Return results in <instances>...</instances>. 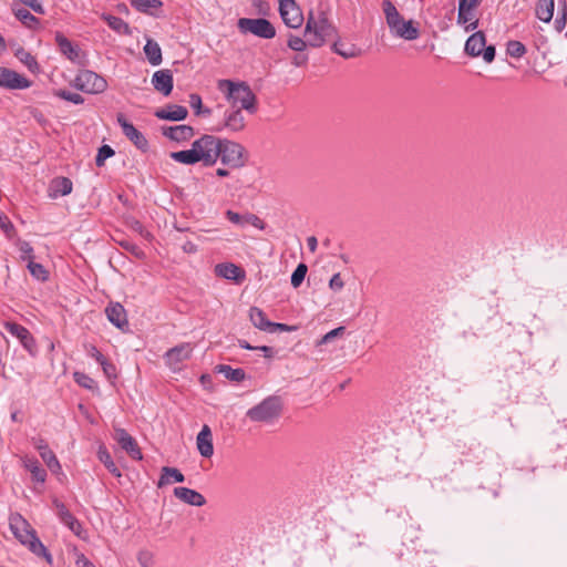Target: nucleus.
<instances>
[{"label":"nucleus","mask_w":567,"mask_h":567,"mask_svg":"<svg viewBox=\"0 0 567 567\" xmlns=\"http://www.w3.org/2000/svg\"><path fill=\"white\" fill-rule=\"evenodd\" d=\"M303 37L310 39V48H321L338 38V29L324 10H310L306 18Z\"/></svg>","instance_id":"f257e3e1"},{"label":"nucleus","mask_w":567,"mask_h":567,"mask_svg":"<svg viewBox=\"0 0 567 567\" xmlns=\"http://www.w3.org/2000/svg\"><path fill=\"white\" fill-rule=\"evenodd\" d=\"M217 87L225 94V97L230 102L234 109L246 110L250 114L256 113L257 97L246 82L219 80Z\"/></svg>","instance_id":"f03ea898"},{"label":"nucleus","mask_w":567,"mask_h":567,"mask_svg":"<svg viewBox=\"0 0 567 567\" xmlns=\"http://www.w3.org/2000/svg\"><path fill=\"white\" fill-rule=\"evenodd\" d=\"M10 528L20 543L28 546L30 551L38 557H43L48 564L52 565V555L39 539L35 530L21 515L17 514L10 518Z\"/></svg>","instance_id":"7ed1b4c3"},{"label":"nucleus","mask_w":567,"mask_h":567,"mask_svg":"<svg viewBox=\"0 0 567 567\" xmlns=\"http://www.w3.org/2000/svg\"><path fill=\"white\" fill-rule=\"evenodd\" d=\"M382 10L391 33L406 41L419 38L420 31L412 20L405 21L391 0L382 1Z\"/></svg>","instance_id":"20e7f679"},{"label":"nucleus","mask_w":567,"mask_h":567,"mask_svg":"<svg viewBox=\"0 0 567 567\" xmlns=\"http://www.w3.org/2000/svg\"><path fill=\"white\" fill-rule=\"evenodd\" d=\"M193 148L196 152L197 162L204 166L216 164L220 155V138L214 135L205 134L193 142Z\"/></svg>","instance_id":"39448f33"},{"label":"nucleus","mask_w":567,"mask_h":567,"mask_svg":"<svg viewBox=\"0 0 567 567\" xmlns=\"http://www.w3.org/2000/svg\"><path fill=\"white\" fill-rule=\"evenodd\" d=\"M281 410L280 399L278 396H268L259 404L249 409L246 415L252 422L271 423L280 416Z\"/></svg>","instance_id":"423d86ee"},{"label":"nucleus","mask_w":567,"mask_h":567,"mask_svg":"<svg viewBox=\"0 0 567 567\" xmlns=\"http://www.w3.org/2000/svg\"><path fill=\"white\" fill-rule=\"evenodd\" d=\"M219 158L224 165L237 169L246 165L248 153L241 144L227 138H220Z\"/></svg>","instance_id":"0eeeda50"},{"label":"nucleus","mask_w":567,"mask_h":567,"mask_svg":"<svg viewBox=\"0 0 567 567\" xmlns=\"http://www.w3.org/2000/svg\"><path fill=\"white\" fill-rule=\"evenodd\" d=\"M238 30L244 33H251L261 39H272L276 37L274 24L264 18H240L237 22Z\"/></svg>","instance_id":"6e6552de"},{"label":"nucleus","mask_w":567,"mask_h":567,"mask_svg":"<svg viewBox=\"0 0 567 567\" xmlns=\"http://www.w3.org/2000/svg\"><path fill=\"white\" fill-rule=\"evenodd\" d=\"M74 86L85 93L100 94L106 90L107 82L97 73L90 70H83L80 71L74 79Z\"/></svg>","instance_id":"1a4fd4ad"},{"label":"nucleus","mask_w":567,"mask_h":567,"mask_svg":"<svg viewBox=\"0 0 567 567\" xmlns=\"http://www.w3.org/2000/svg\"><path fill=\"white\" fill-rule=\"evenodd\" d=\"M485 34L482 31L473 33L465 42L464 51L470 56L483 55L486 63H491L495 59V47H486Z\"/></svg>","instance_id":"9d476101"},{"label":"nucleus","mask_w":567,"mask_h":567,"mask_svg":"<svg viewBox=\"0 0 567 567\" xmlns=\"http://www.w3.org/2000/svg\"><path fill=\"white\" fill-rule=\"evenodd\" d=\"M279 13L284 23L291 29L301 27L305 20L295 0H279Z\"/></svg>","instance_id":"9b49d317"},{"label":"nucleus","mask_w":567,"mask_h":567,"mask_svg":"<svg viewBox=\"0 0 567 567\" xmlns=\"http://www.w3.org/2000/svg\"><path fill=\"white\" fill-rule=\"evenodd\" d=\"M116 121L121 126L123 134L142 152L148 150V142L146 137L132 124L130 123L124 114L118 113Z\"/></svg>","instance_id":"f8f14e48"},{"label":"nucleus","mask_w":567,"mask_h":567,"mask_svg":"<svg viewBox=\"0 0 567 567\" xmlns=\"http://www.w3.org/2000/svg\"><path fill=\"white\" fill-rule=\"evenodd\" d=\"M31 82L18 72L1 66L0 68V87L7 90H23L28 89Z\"/></svg>","instance_id":"ddd939ff"},{"label":"nucleus","mask_w":567,"mask_h":567,"mask_svg":"<svg viewBox=\"0 0 567 567\" xmlns=\"http://www.w3.org/2000/svg\"><path fill=\"white\" fill-rule=\"evenodd\" d=\"M245 117L240 109H231L225 112V117L216 126L212 127L213 132H221L227 128L231 132H240L245 128Z\"/></svg>","instance_id":"4468645a"},{"label":"nucleus","mask_w":567,"mask_h":567,"mask_svg":"<svg viewBox=\"0 0 567 567\" xmlns=\"http://www.w3.org/2000/svg\"><path fill=\"white\" fill-rule=\"evenodd\" d=\"M194 347L189 342L181 343L172 349H169L164 358L167 365L173 369H179V364L185 360H188L193 353Z\"/></svg>","instance_id":"2eb2a0df"},{"label":"nucleus","mask_w":567,"mask_h":567,"mask_svg":"<svg viewBox=\"0 0 567 567\" xmlns=\"http://www.w3.org/2000/svg\"><path fill=\"white\" fill-rule=\"evenodd\" d=\"M113 437L133 460H142V452L136 440L124 429L115 427Z\"/></svg>","instance_id":"dca6fc26"},{"label":"nucleus","mask_w":567,"mask_h":567,"mask_svg":"<svg viewBox=\"0 0 567 567\" xmlns=\"http://www.w3.org/2000/svg\"><path fill=\"white\" fill-rule=\"evenodd\" d=\"M33 444L49 470L54 474H59L62 470L61 464L55 454L49 449L48 443L43 439L39 437L33 439Z\"/></svg>","instance_id":"f3484780"},{"label":"nucleus","mask_w":567,"mask_h":567,"mask_svg":"<svg viewBox=\"0 0 567 567\" xmlns=\"http://www.w3.org/2000/svg\"><path fill=\"white\" fill-rule=\"evenodd\" d=\"M152 84L157 92L165 96L169 95L174 86L172 71L168 69L156 71L152 76Z\"/></svg>","instance_id":"a211bd4d"},{"label":"nucleus","mask_w":567,"mask_h":567,"mask_svg":"<svg viewBox=\"0 0 567 567\" xmlns=\"http://www.w3.org/2000/svg\"><path fill=\"white\" fill-rule=\"evenodd\" d=\"M4 327L8 332H10L12 336H14L16 338H18L20 340L22 346L29 352L32 353L34 351V349H35L34 338L32 337V334L25 327H23L19 323H16V322H7Z\"/></svg>","instance_id":"6ab92c4d"},{"label":"nucleus","mask_w":567,"mask_h":567,"mask_svg":"<svg viewBox=\"0 0 567 567\" xmlns=\"http://www.w3.org/2000/svg\"><path fill=\"white\" fill-rule=\"evenodd\" d=\"M105 315L116 328L124 330L128 327L126 311L120 302H110L105 308Z\"/></svg>","instance_id":"aec40b11"},{"label":"nucleus","mask_w":567,"mask_h":567,"mask_svg":"<svg viewBox=\"0 0 567 567\" xmlns=\"http://www.w3.org/2000/svg\"><path fill=\"white\" fill-rule=\"evenodd\" d=\"M162 134L175 142H186L189 141L194 135L195 131L190 125H175V126H163Z\"/></svg>","instance_id":"412c9836"},{"label":"nucleus","mask_w":567,"mask_h":567,"mask_svg":"<svg viewBox=\"0 0 567 567\" xmlns=\"http://www.w3.org/2000/svg\"><path fill=\"white\" fill-rule=\"evenodd\" d=\"M60 520L66 525L76 536H81L82 525L59 499L53 501Z\"/></svg>","instance_id":"4be33fe9"},{"label":"nucleus","mask_w":567,"mask_h":567,"mask_svg":"<svg viewBox=\"0 0 567 567\" xmlns=\"http://www.w3.org/2000/svg\"><path fill=\"white\" fill-rule=\"evenodd\" d=\"M173 493L176 498L187 505L200 507L206 504V498L195 489L179 486L175 487Z\"/></svg>","instance_id":"5701e85b"},{"label":"nucleus","mask_w":567,"mask_h":567,"mask_svg":"<svg viewBox=\"0 0 567 567\" xmlns=\"http://www.w3.org/2000/svg\"><path fill=\"white\" fill-rule=\"evenodd\" d=\"M197 450L203 457L209 458L214 454L213 434L208 425H204L196 437Z\"/></svg>","instance_id":"b1692460"},{"label":"nucleus","mask_w":567,"mask_h":567,"mask_svg":"<svg viewBox=\"0 0 567 567\" xmlns=\"http://www.w3.org/2000/svg\"><path fill=\"white\" fill-rule=\"evenodd\" d=\"M154 115L159 120L177 122L185 120L188 115V111L185 106L168 104L164 109L156 110Z\"/></svg>","instance_id":"393cba45"},{"label":"nucleus","mask_w":567,"mask_h":567,"mask_svg":"<svg viewBox=\"0 0 567 567\" xmlns=\"http://www.w3.org/2000/svg\"><path fill=\"white\" fill-rule=\"evenodd\" d=\"M215 272L221 278L234 280L236 282H240L245 279V271L231 262L218 264L215 267Z\"/></svg>","instance_id":"a878e982"},{"label":"nucleus","mask_w":567,"mask_h":567,"mask_svg":"<svg viewBox=\"0 0 567 567\" xmlns=\"http://www.w3.org/2000/svg\"><path fill=\"white\" fill-rule=\"evenodd\" d=\"M226 217L233 224H237V225L250 224L260 230L265 229V226H266L262 219H260L257 215L250 214V213L240 215V214L229 209L226 212Z\"/></svg>","instance_id":"bb28decb"},{"label":"nucleus","mask_w":567,"mask_h":567,"mask_svg":"<svg viewBox=\"0 0 567 567\" xmlns=\"http://www.w3.org/2000/svg\"><path fill=\"white\" fill-rule=\"evenodd\" d=\"M72 192V182L68 177H55L49 185V196L56 198L59 196H66Z\"/></svg>","instance_id":"cd10ccee"},{"label":"nucleus","mask_w":567,"mask_h":567,"mask_svg":"<svg viewBox=\"0 0 567 567\" xmlns=\"http://www.w3.org/2000/svg\"><path fill=\"white\" fill-rule=\"evenodd\" d=\"M185 481L184 474L176 467L163 466L161 476L157 482V487L162 488L172 483H183Z\"/></svg>","instance_id":"c85d7f7f"},{"label":"nucleus","mask_w":567,"mask_h":567,"mask_svg":"<svg viewBox=\"0 0 567 567\" xmlns=\"http://www.w3.org/2000/svg\"><path fill=\"white\" fill-rule=\"evenodd\" d=\"M23 466L32 475V480L38 483H44L47 478V472L41 467L39 461L34 457L24 456L22 458Z\"/></svg>","instance_id":"c756f323"},{"label":"nucleus","mask_w":567,"mask_h":567,"mask_svg":"<svg viewBox=\"0 0 567 567\" xmlns=\"http://www.w3.org/2000/svg\"><path fill=\"white\" fill-rule=\"evenodd\" d=\"M56 44L63 55L69 60L75 61L79 58V49L73 45L72 42L66 39L61 32L55 33Z\"/></svg>","instance_id":"7c9ffc66"},{"label":"nucleus","mask_w":567,"mask_h":567,"mask_svg":"<svg viewBox=\"0 0 567 567\" xmlns=\"http://www.w3.org/2000/svg\"><path fill=\"white\" fill-rule=\"evenodd\" d=\"M331 50L344 59H351L360 55V49L354 44H346L339 38L332 40Z\"/></svg>","instance_id":"2f4dec72"},{"label":"nucleus","mask_w":567,"mask_h":567,"mask_svg":"<svg viewBox=\"0 0 567 567\" xmlns=\"http://www.w3.org/2000/svg\"><path fill=\"white\" fill-rule=\"evenodd\" d=\"M555 0H537L535 13L543 22H550L554 16Z\"/></svg>","instance_id":"473e14b6"},{"label":"nucleus","mask_w":567,"mask_h":567,"mask_svg":"<svg viewBox=\"0 0 567 567\" xmlns=\"http://www.w3.org/2000/svg\"><path fill=\"white\" fill-rule=\"evenodd\" d=\"M144 53L150 64L155 66L162 63V49L153 39H147L146 44L144 45Z\"/></svg>","instance_id":"72a5a7b5"},{"label":"nucleus","mask_w":567,"mask_h":567,"mask_svg":"<svg viewBox=\"0 0 567 567\" xmlns=\"http://www.w3.org/2000/svg\"><path fill=\"white\" fill-rule=\"evenodd\" d=\"M249 319L255 328L261 331L270 330L272 321L268 320L266 313L258 307H251L249 309Z\"/></svg>","instance_id":"f704fd0d"},{"label":"nucleus","mask_w":567,"mask_h":567,"mask_svg":"<svg viewBox=\"0 0 567 567\" xmlns=\"http://www.w3.org/2000/svg\"><path fill=\"white\" fill-rule=\"evenodd\" d=\"M97 457H99L100 462H102L104 464V466L109 470V472L111 474H113L115 477L122 476L121 471L115 465V463L113 462V460L111 457V454L109 453L107 449L103 444L100 445V447H99Z\"/></svg>","instance_id":"c9c22d12"},{"label":"nucleus","mask_w":567,"mask_h":567,"mask_svg":"<svg viewBox=\"0 0 567 567\" xmlns=\"http://www.w3.org/2000/svg\"><path fill=\"white\" fill-rule=\"evenodd\" d=\"M216 371L230 381L241 382L246 379V373L240 368L233 369L230 365L219 364L216 367Z\"/></svg>","instance_id":"e433bc0d"},{"label":"nucleus","mask_w":567,"mask_h":567,"mask_svg":"<svg viewBox=\"0 0 567 567\" xmlns=\"http://www.w3.org/2000/svg\"><path fill=\"white\" fill-rule=\"evenodd\" d=\"M131 4L140 12L153 14L163 3L161 0H131Z\"/></svg>","instance_id":"4c0bfd02"},{"label":"nucleus","mask_w":567,"mask_h":567,"mask_svg":"<svg viewBox=\"0 0 567 567\" xmlns=\"http://www.w3.org/2000/svg\"><path fill=\"white\" fill-rule=\"evenodd\" d=\"M171 157L182 164L194 165L197 162V156L195 150L192 147L190 150L172 152Z\"/></svg>","instance_id":"58836bf2"},{"label":"nucleus","mask_w":567,"mask_h":567,"mask_svg":"<svg viewBox=\"0 0 567 567\" xmlns=\"http://www.w3.org/2000/svg\"><path fill=\"white\" fill-rule=\"evenodd\" d=\"M103 19L106 21L109 27L113 29L114 31L118 33L127 34L130 31L128 24L121 18L111 16V14H104Z\"/></svg>","instance_id":"ea45409f"},{"label":"nucleus","mask_w":567,"mask_h":567,"mask_svg":"<svg viewBox=\"0 0 567 567\" xmlns=\"http://www.w3.org/2000/svg\"><path fill=\"white\" fill-rule=\"evenodd\" d=\"M16 18L21 21L25 27L33 29L39 24V19L30 13L27 9H18L14 11Z\"/></svg>","instance_id":"a19ab883"},{"label":"nucleus","mask_w":567,"mask_h":567,"mask_svg":"<svg viewBox=\"0 0 567 567\" xmlns=\"http://www.w3.org/2000/svg\"><path fill=\"white\" fill-rule=\"evenodd\" d=\"M287 45L289 49L296 52H303L308 47L310 48V39L306 37L300 38L298 35L289 34Z\"/></svg>","instance_id":"79ce46f5"},{"label":"nucleus","mask_w":567,"mask_h":567,"mask_svg":"<svg viewBox=\"0 0 567 567\" xmlns=\"http://www.w3.org/2000/svg\"><path fill=\"white\" fill-rule=\"evenodd\" d=\"M567 23V2L566 0L559 1L558 17L555 20V29L557 32H561Z\"/></svg>","instance_id":"37998d69"},{"label":"nucleus","mask_w":567,"mask_h":567,"mask_svg":"<svg viewBox=\"0 0 567 567\" xmlns=\"http://www.w3.org/2000/svg\"><path fill=\"white\" fill-rule=\"evenodd\" d=\"M28 269L35 279L41 281H45L48 279V271L41 264L34 262L30 259L28 262Z\"/></svg>","instance_id":"c03bdc74"},{"label":"nucleus","mask_w":567,"mask_h":567,"mask_svg":"<svg viewBox=\"0 0 567 567\" xmlns=\"http://www.w3.org/2000/svg\"><path fill=\"white\" fill-rule=\"evenodd\" d=\"M506 52L513 58H522L526 53V47L516 40H511L507 43Z\"/></svg>","instance_id":"a18cd8bd"},{"label":"nucleus","mask_w":567,"mask_h":567,"mask_svg":"<svg viewBox=\"0 0 567 567\" xmlns=\"http://www.w3.org/2000/svg\"><path fill=\"white\" fill-rule=\"evenodd\" d=\"M308 267L306 264H299L291 275V286L298 288L307 275Z\"/></svg>","instance_id":"49530a36"},{"label":"nucleus","mask_w":567,"mask_h":567,"mask_svg":"<svg viewBox=\"0 0 567 567\" xmlns=\"http://www.w3.org/2000/svg\"><path fill=\"white\" fill-rule=\"evenodd\" d=\"M14 55L23 63L25 64L30 70H33V68L38 66V63L34 59V56L25 51L23 48H19Z\"/></svg>","instance_id":"de8ad7c7"},{"label":"nucleus","mask_w":567,"mask_h":567,"mask_svg":"<svg viewBox=\"0 0 567 567\" xmlns=\"http://www.w3.org/2000/svg\"><path fill=\"white\" fill-rule=\"evenodd\" d=\"M346 328L344 327H338L336 329H332L328 333H326L321 339H319L316 342V347H320L322 344H327L331 341H333L338 337H342L344 334Z\"/></svg>","instance_id":"09e8293b"},{"label":"nucleus","mask_w":567,"mask_h":567,"mask_svg":"<svg viewBox=\"0 0 567 567\" xmlns=\"http://www.w3.org/2000/svg\"><path fill=\"white\" fill-rule=\"evenodd\" d=\"M114 155V151L110 145H103L99 148L97 155L95 157V164L99 167H102L105 161Z\"/></svg>","instance_id":"8fccbe9b"},{"label":"nucleus","mask_w":567,"mask_h":567,"mask_svg":"<svg viewBox=\"0 0 567 567\" xmlns=\"http://www.w3.org/2000/svg\"><path fill=\"white\" fill-rule=\"evenodd\" d=\"M74 380L80 386L85 389L93 390L96 388V382L85 373L75 372Z\"/></svg>","instance_id":"3c124183"},{"label":"nucleus","mask_w":567,"mask_h":567,"mask_svg":"<svg viewBox=\"0 0 567 567\" xmlns=\"http://www.w3.org/2000/svg\"><path fill=\"white\" fill-rule=\"evenodd\" d=\"M56 95L65 101H69L73 104H82L84 102V99L79 93H73L65 90L58 91Z\"/></svg>","instance_id":"603ef678"},{"label":"nucleus","mask_w":567,"mask_h":567,"mask_svg":"<svg viewBox=\"0 0 567 567\" xmlns=\"http://www.w3.org/2000/svg\"><path fill=\"white\" fill-rule=\"evenodd\" d=\"M120 245L127 251H130L132 255H134L137 258L144 257V251L134 243H131L128 240H123L120 243Z\"/></svg>","instance_id":"864d4df0"},{"label":"nucleus","mask_w":567,"mask_h":567,"mask_svg":"<svg viewBox=\"0 0 567 567\" xmlns=\"http://www.w3.org/2000/svg\"><path fill=\"white\" fill-rule=\"evenodd\" d=\"M298 329L297 326H289L286 323L271 322L269 332L280 331V332H291Z\"/></svg>","instance_id":"5fc2aeb1"},{"label":"nucleus","mask_w":567,"mask_h":567,"mask_svg":"<svg viewBox=\"0 0 567 567\" xmlns=\"http://www.w3.org/2000/svg\"><path fill=\"white\" fill-rule=\"evenodd\" d=\"M104 374L107 379H115L116 378V368L113 363L109 362L106 359L100 363Z\"/></svg>","instance_id":"6e6d98bb"},{"label":"nucleus","mask_w":567,"mask_h":567,"mask_svg":"<svg viewBox=\"0 0 567 567\" xmlns=\"http://www.w3.org/2000/svg\"><path fill=\"white\" fill-rule=\"evenodd\" d=\"M189 105L194 110L195 115L203 107V102L200 95L197 93H192L189 95Z\"/></svg>","instance_id":"4d7b16f0"},{"label":"nucleus","mask_w":567,"mask_h":567,"mask_svg":"<svg viewBox=\"0 0 567 567\" xmlns=\"http://www.w3.org/2000/svg\"><path fill=\"white\" fill-rule=\"evenodd\" d=\"M343 286H344V282H343L340 274L339 272L334 274L329 281V287L334 291H339L343 288Z\"/></svg>","instance_id":"13d9d810"},{"label":"nucleus","mask_w":567,"mask_h":567,"mask_svg":"<svg viewBox=\"0 0 567 567\" xmlns=\"http://www.w3.org/2000/svg\"><path fill=\"white\" fill-rule=\"evenodd\" d=\"M24 6L31 8L35 13L43 14L44 9L38 0H20Z\"/></svg>","instance_id":"bf43d9fd"},{"label":"nucleus","mask_w":567,"mask_h":567,"mask_svg":"<svg viewBox=\"0 0 567 567\" xmlns=\"http://www.w3.org/2000/svg\"><path fill=\"white\" fill-rule=\"evenodd\" d=\"M76 567H95L83 554H78L75 559Z\"/></svg>","instance_id":"052dcab7"},{"label":"nucleus","mask_w":567,"mask_h":567,"mask_svg":"<svg viewBox=\"0 0 567 567\" xmlns=\"http://www.w3.org/2000/svg\"><path fill=\"white\" fill-rule=\"evenodd\" d=\"M89 354L94 358L99 363L103 362L106 358L97 350L96 347L90 346Z\"/></svg>","instance_id":"680f3d73"},{"label":"nucleus","mask_w":567,"mask_h":567,"mask_svg":"<svg viewBox=\"0 0 567 567\" xmlns=\"http://www.w3.org/2000/svg\"><path fill=\"white\" fill-rule=\"evenodd\" d=\"M254 4L258 8L260 13L266 14L267 11L269 10L268 3L264 0H256Z\"/></svg>","instance_id":"e2e57ef3"},{"label":"nucleus","mask_w":567,"mask_h":567,"mask_svg":"<svg viewBox=\"0 0 567 567\" xmlns=\"http://www.w3.org/2000/svg\"><path fill=\"white\" fill-rule=\"evenodd\" d=\"M471 20L470 11H458L457 23L465 24Z\"/></svg>","instance_id":"0e129e2a"},{"label":"nucleus","mask_w":567,"mask_h":567,"mask_svg":"<svg viewBox=\"0 0 567 567\" xmlns=\"http://www.w3.org/2000/svg\"><path fill=\"white\" fill-rule=\"evenodd\" d=\"M183 250L187 254H194L197 251V246L193 243V241H186L183 246H182Z\"/></svg>","instance_id":"69168bd1"},{"label":"nucleus","mask_w":567,"mask_h":567,"mask_svg":"<svg viewBox=\"0 0 567 567\" xmlns=\"http://www.w3.org/2000/svg\"><path fill=\"white\" fill-rule=\"evenodd\" d=\"M308 61V58L307 55H296L292 60V64L296 65V66H302L307 63Z\"/></svg>","instance_id":"338daca9"},{"label":"nucleus","mask_w":567,"mask_h":567,"mask_svg":"<svg viewBox=\"0 0 567 567\" xmlns=\"http://www.w3.org/2000/svg\"><path fill=\"white\" fill-rule=\"evenodd\" d=\"M307 245L311 252H315L318 246L317 238L315 236H310L307 238Z\"/></svg>","instance_id":"774afa93"}]
</instances>
